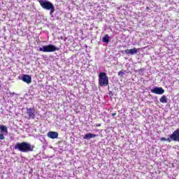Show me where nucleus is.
I'll list each match as a JSON object with an SVG mask.
<instances>
[{"label": "nucleus", "mask_w": 179, "mask_h": 179, "mask_svg": "<svg viewBox=\"0 0 179 179\" xmlns=\"http://www.w3.org/2000/svg\"><path fill=\"white\" fill-rule=\"evenodd\" d=\"M97 135L92 133H87L84 135L83 139H87V141H90L93 138H96Z\"/></svg>", "instance_id": "11"}, {"label": "nucleus", "mask_w": 179, "mask_h": 179, "mask_svg": "<svg viewBox=\"0 0 179 179\" xmlns=\"http://www.w3.org/2000/svg\"><path fill=\"white\" fill-rule=\"evenodd\" d=\"M47 136L48 138H50V139H57V138H58V132L49 131Z\"/></svg>", "instance_id": "12"}, {"label": "nucleus", "mask_w": 179, "mask_h": 179, "mask_svg": "<svg viewBox=\"0 0 179 179\" xmlns=\"http://www.w3.org/2000/svg\"><path fill=\"white\" fill-rule=\"evenodd\" d=\"M166 142H171V138H166Z\"/></svg>", "instance_id": "17"}, {"label": "nucleus", "mask_w": 179, "mask_h": 179, "mask_svg": "<svg viewBox=\"0 0 179 179\" xmlns=\"http://www.w3.org/2000/svg\"><path fill=\"white\" fill-rule=\"evenodd\" d=\"M114 115H116V114H115V113H113V117H114Z\"/></svg>", "instance_id": "19"}, {"label": "nucleus", "mask_w": 179, "mask_h": 179, "mask_svg": "<svg viewBox=\"0 0 179 179\" xmlns=\"http://www.w3.org/2000/svg\"><path fill=\"white\" fill-rule=\"evenodd\" d=\"M111 93V95L113 96V92H110Z\"/></svg>", "instance_id": "20"}, {"label": "nucleus", "mask_w": 179, "mask_h": 179, "mask_svg": "<svg viewBox=\"0 0 179 179\" xmlns=\"http://www.w3.org/2000/svg\"><path fill=\"white\" fill-rule=\"evenodd\" d=\"M170 139L179 142V129H176L171 136Z\"/></svg>", "instance_id": "8"}, {"label": "nucleus", "mask_w": 179, "mask_h": 179, "mask_svg": "<svg viewBox=\"0 0 179 179\" xmlns=\"http://www.w3.org/2000/svg\"><path fill=\"white\" fill-rule=\"evenodd\" d=\"M151 93L154 94H164V90L160 87H155L153 89L150 90Z\"/></svg>", "instance_id": "7"}, {"label": "nucleus", "mask_w": 179, "mask_h": 179, "mask_svg": "<svg viewBox=\"0 0 179 179\" xmlns=\"http://www.w3.org/2000/svg\"><path fill=\"white\" fill-rule=\"evenodd\" d=\"M99 85L101 87L108 85V76L104 72H100L99 74Z\"/></svg>", "instance_id": "4"}, {"label": "nucleus", "mask_w": 179, "mask_h": 179, "mask_svg": "<svg viewBox=\"0 0 179 179\" xmlns=\"http://www.w3.org/2000/svg\"><path fill=\"white\" fill-rule=\"evenodd\" d=\"M0 141L5 139V135H8V127L5 125L0 124Z\"/></svg>", "instance_id": "6"}, {"label": "nucleus", "mask_w": 179, "mask_h": 179, "mask_svg": "<svg viewBox=\"0 0 179 179\" xmlns=\"http://www.w3.org/2000/svg\"><path fill=\"white\" fill-rule=\"evenodd\" d=\"M39 3L43 9H45L46 10H50V15H52V13L55 12V7L54 6V4H52V3L50 1L47 0H41L39 1Z\"/></svg>", "instance_id": "2"}, {"label": "nucleus", "mask_w": 179, "mask_h": 179, "mask_svg": "<svg viewBox=\"0 0 179 179\" xmlns=\"http://www.w3.org/2000/svg\"><path fill=\"white\" fill-rule=\"evenodd\" d=\"M26 118L27 120H34L36 118V114L34 113V109L31 108H27Z\"/></svg>", "instance_id": "5"}, {"label": "nucleus", "mask_w": 179, "mask_h": 179, "mask_svg": "<svg viewBox=\"0 0 179 179\" xmlns=\"http://www.w3.org/2000/svg\"><path fill=\"white\" fill-rule=\"evenodd\" d=\"M22 80L25 83L30 85V83H31V76L27 74H24L22 75Z\"/></svg>", "instance_id": "10"}, {"label": "nucleus", "mask_w": 179, "mask_h": 179, "mask_svg": "<svg viewBox=\"0 0 179 179\" xmlns=\"http://www.w3.org/2000/svg\"><path fill=\"white\" fill-rule=\"evenodd\" d=\"M102 41L103 43L108 44V43H110V36H108V34H106L104 37L102 38Z\"/></svg>", "instance_id": "13"}, {"label": "nucleus", "mask_w": 179, "mask_h": 179, "mask_svg": "<svg viewBox=\"0 0 179 179\" xmlns=\"http://www.w3.org/2000/svg\"><path fill=\"white\" fill-rule=\"evenodd\" d=\"M160 103H167L168 100H167V96H162L160 99H159Z\"/></svg>", "instance_id": "14"}, {"label": "nucleus", "mask_w": 179, "mask_h": 179, "mask_svg": "<svg viewBox=\"0 0 179 179\" xmlns=\"http://www.w3.org/2000/svg\"><path fill=\"white\" fill-rule=\"evenodd\" d=\"M96 127H101V124H98L96 125Z\"/></svg>", "instance_id": "18"}, {"label": "nucleus", "mask_w": 179, "mask_h": 179, "mask_svg": "<svg viewBox=\"0 0 179 179\" xmlns=\"http://www.w3.org/2000/svg\"><path fill=\"white\" fill-rule=\"evenodd\" d=\"M14 149L15 150L22 152L23 153H29V152H33V149H34V148L31 145V144L27 142H22L17 143L14 146Z\"/></svg>", "instance_id": "1"}, {"label": "nucleus", "mask_w": 179, "mask_h": 179, "mask_svg": "<svg viewBox=\"0 0 179 179\" xmlns=\"http://www.w3.org/2000/svg\"><path fill=\"white\" fill-rule=\"evenodd\" d=\"M161 141L163 142L164 141H166V138L164 137L161 138Z\"/></svg>", "instance_id": "16"}, {"label": "nucleus", "mask_w": 179, "mask_h": 179, "mask_svg": "<svg viewBox=\"0 0 179 179\" xmlns=\"http://www.w3.org/2000/svg\"><path fill=\"white\" fill-rule=\"evenodd\" d=\"M139 50L141 49H136V48H134L133 49H127L124 50V53L127 55H135V54H138V51H139Z\"/></svg>", "instance_id": "9"}, {"label": "nucleus", "mask_w": 179, "mask_h": 179, "mask_svg": "<svg viewBox=\"0 0 179 179\" xmlns=\"http://www.w3.org/2000/svg\"><path fill=\"white\" fill-rule=\"evenodd\" d=\"M39 51L42 52H55V51H59V48L52 44H49L39 48Z\"/></svg>", "instance_id": "3"}, {"label": "nucleus", "mask_w": 179, "mask_h": 179, "mask_svg": "<svg viewBox=\"0 0 179 179\" xmlns=\"http://www.w3.org/2000/svg\"><path fill=\"white\" fill-rule=\"evenodd\" d=\"M127 73V71L122 70L118 72V75H119V76H124V75H125V73Z\"/></svg>", "instance_id": "15"}]
</instances>
